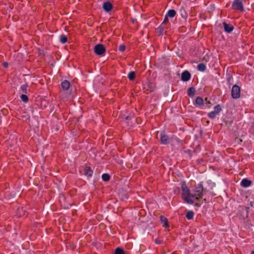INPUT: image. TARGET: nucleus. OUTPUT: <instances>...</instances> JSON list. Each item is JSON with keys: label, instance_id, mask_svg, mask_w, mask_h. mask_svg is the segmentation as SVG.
I'll use <instances>...</instances> for the list:
<instances>
[{"label": "nucleus", "instance_id": "6", "mask_svg": "<svg viewBox=\"0 0 254 254\" xmlns=\"http://www.w3.org/2000/svg\"><path fill=\"white\" fill-rule=\"evenodd\" d=\"M106 51V49L103 45L96 44V55L103 56Z\"/></svg>", "mask_w": 254, "mask_h": 254}, {"label": "nucleus", "instance_id": "18", "mask_svg": "<svg viewBox=\"0 0 254 254\" xmlns=\"http://www.w3.org/2000/svg\"><path fill=\"white\" fill-rule=\"evenodd\" d=\"M27 84H23L21 85L20 90L23 93L27 94V88H28Z\"/></svg>", "mask_w": 254, "mask_h": 254}, {"label": "nucleus", "instance_id": "34", "mask_svg": "<svg viewBox=\"0 0 254 254\" xmlns=\"http://www.w3.org/2000/svg\"><path fill=\"white\" fill-rule=\"evenodd\" d=\"M205 101H206V104H210V102L209 101H207L206 99H205Z\"/></svg>", "mask_w": 254, "mask_h": 254}, {"label": "nucleus", "instance_id": "30", "mask_svg": "<svg viewBox=\"0 0 254 254\" xmlns=\"http://www.w3.org/2000/svg\"><path fill=\"white\" fill-rule=\"evenodd\" d=\"M90 46L92 47L93 50L95 53V45L94 43H91Z\"/></svg>", "mask_w": 254, "mask_h": 254}, {"label": "nucleus", "instance_id": "4", "mask_svg": "<svg viewBox=\"0 0 254 254\" xmlns=\"http://www.w3.org/2000/svg\"><path fill=\"white\" fill-rule=\"evenodd\" d=\"M232 8L235 10L242 11L244 9L243 0H234L232 3Z\"/></svg>", "mask_w": 254, "mask_h": 254}, {"label": "nucleus", "instance_id": "9", "mask_svg": "<svg viewBox=\"0 0 254 254\" xmlns=\"http://www.w3.org/2000/svg\"><path fill=\"white\" fill-rule=\"evenodd\" d=\"M195 105L200 109H204L203 103L204 101L201 97H197L195 101Z\"/></svg>", "mask_w": 254, "mask_h": 254}, {"label": "nucleus", "instance_id": "29", "mask_svg": "<svg viewBox=\"0 0 254 254\" xmlns=\"http://www.w3.org/2000/svg\"><path fill=\"white\" fill-rule=\"evenodd\" d=\"M168 21V16H167V15H166L165 16V18L164 19V21H163V22L162 23V25L166 23Z\"/></svg>", "mask_w": 254, "mask_h": 254}, {"label": "nucleus", "instance_id": "16", "mask_svg": "<svg viewBox=\"0 0 254 254\" xmlns=\"http://www.w3.org/2000/svg\"><path fill=\"white\" fill-rule=\"evenodd\" d=\"M195 92V88L191 87L189 88L188 90V94L190 97L193 96Z\"/></svg>", "mask_w": 254, "mask_h": 254}, {"label": "nucleus", "instance_id": "14", "mask_svg": "<svg viewBox=\"0 0 254 254\" xmlns=\"http://www.w3.org/2000/svg\"><path fill=\"white\" fill-rule=\"evenodd\" d=\"M251 184V182L250 180L244 179H243L241 182V185L244 187H248Z\"/></svg>", "mask_w": 254, "mask_h": 254}, {"label": "nucleus", "instance_id": "13", "mask_svg": "<svg viewBox=\"0 0 254 254\" xmlns=\"http://www.w3.org/2000/svg\"><path fill=\"white\" fill-rule=\"evenodd\" d=\"M224 30L230 33L233 29V26L230 24H228L226 22H223Z\"/></svg>", "mask_w": 254, "mask_h": 254}, {"label": "nucleus", "instance_id": "8", "mask_svg": "<svg viewBox=\"0 0 254 254\" xmlns=\"http://www.w3.org/2000/svg\"><path fill=\"white\" fill-rule=\"evenodd\" d=\"M190 74L188 71L183 72L181 75V79L183 81H187L190 79Z\"/></svg>", "mask_w": 254, "mask_h": 254}, {"label": "nucleus", "instance_id": "35", "mask_svg": "<svg viewBox=\"0 0 254 254\" xmlns=\"http://www.w3.org/2000/svg\"><path fill=\"white\" fill-rule=\"evenodd\" d=\"M251 254H254V251L252 252Z\"/></svg>", "mask_w": 254, "mask_h": 254}, {"label": "nucleus", "instance_id": "20", "mask_svg": "<svg viewBox=\"0 0 254 254\" xmlns=\"http://www.w3.org/2000/svg\"><path fill=\"white\" fill-rule=\"evenodd\" d=\"M194 213L192 211H188L186 214V217L189 220H191L193 218Z\"/></svg>", "mask_w": 254, "mask_h": 254}, {"label": "nucleus", "instance_id": "19", "mask_svg": "<svg viewBox=\"0 0 254 254\" xmlns=\"http://www.w3.org/2000/svg\"><path fill=\"white\" fill-rule=\"evenodd\" d=\"M206 69V66L203 64H199L197 65V69L200 71H204Z\"/></svg>", "mask_w": 254, "mask_h": 254}, {"label": "nucleus", "instance_id": "3", "mask_svg": "<svg viewBox=\"0 0 254 254\" xmlns=\"http://www.w3.org/2000/svg\"><path fill=\"white\" fill-rule=\"evenodd\" d=\"M222 111L221 107L220 105H217L214 108V110L211 111L208 114V117L211 119H215L217 116H218L219 113Z\"/></svg>", "mask_w": 254, "mask_h": 254}, {"label": "nucleus", "instance_id": "10", "mask_svg": "<svg viewBox=\"0 0 254 254\" xmlns=\"http://www.w3.org/2000/svg\"><path fill=\"white\" fill-rule=\"evenodd\" d=\"M70 85V82L67 80H64L61 83V86L63 90H67L69 89Z\"/></svg>", "mask_w": 254, "mask_h": 254}, {"label": "nucleus", "instance_id": "21", "mask_svg": "<svg viewBox=\"0 0 254 254\" xmlns=\"http://www.w3.org/2000/svg\"><path fill=\"white\" fill-rule=\"evenodd\" d=\"M160 220L163 224V226H167V219L163 216H160Z\"/></svg>", "mask_w": 254, "mask_h": 254}, {"label": "nucleus", "instance_id": "22", "mask_svg": "<svg viewBox=\"0 0 254 254\" xmlns=\"http://www.w3.org/2000/svg\"><path fill=\"white\" fill-rule=\"evenodd\" d=\"M20 98L22 101H23L24 102H25V103L28 102L29 101L28 97L25 94H22L20 96Z\"/></svg>", "mask_w": 254, "mask_h": 254}, {"label": "nucleus", "instance_id": "2", "mask_svg": "<svg viewBox=\"0 0 254 254\" xmlns=\"http://www.w3.org/2000/svg\"><path fill=\"white\" fill-rule=\"evenodd\" d=\"M181 188L183 199L188 204H193L194 200L192 198V193L190 192V190L187 186L185 184H183Z\"/></svg>", "mask_w": 254, "mask_h": 254}, {"label": "nucleus", "instance_id": "15", "mask_svg": "<svg viewBox=\"0 0 254 254\" xmlns=\"http://www.w3.org/2000/svg\"><path fill=\"white\" fill-rule=\"evenodd\" d=\"M176 11L174 9H170L168 10L167 13L166 14L167 16L170 17H174L176 15Z\"/></svg>", "mask_w": 254, "mask_h": 254}, {"label": "nucleus", "instance_id": "23", "mask_svg": "<svg viewBox=\"0 0 254 254\" xmlns=\"http://www.w3.org/2000/svg\"><path fill=\"white\" fill-rule=\"evenodd\" d=\"M127 77L129 80H133L135 77V72L133 71L130 72L127 75Z\"/></svg>", "mask_w": 254, "mask_h": 254}, {"label": "nucleus", "instance_id": "1", "mask_svg": "<svg viewBox=\"0 0 254 254\" xmlns=\"http://www.w3.org/2000/svg\"><path fill=\"white\" fill-rule=\"evenodd\" d=\"M206 192V190L203 188L202 183L198 184L192 190V198L194 200V202L195 200L202 198Z\"/></svg>", "mask_w": 254, "mask_h": 254}, {"label": "nucleus", "instance_id": "25", "mask_svg": "<svg viewBox=\"0 0 254 254\" xmlns=\"http://www.w3.org/2000/svg\"><path fill=\"white\" fill-rule=\"evenodd\" d=\"M115 254H124V252L122 249L118 248L115 250Z\"/></svg>", "mask_w": 254, "mask_h": 254}, {"label": "nucleus", "instance_id": "17", "mask_svg": "<svg viewBox=\"0 0 254 254\" xmlns=\"http://www.w3.org/2000/svg\"><path fill=\"white\" fill-rule=\"evenodd\" d=\"M60 41L63 44H64L67 42V38L66 36L65 35H61L60 37Z\"/></svg>", "mask_w": 254, "mask_h": 254}, {"label": "nucleus", "instance_id": "32", "mask_svg": "<svg viewBox=\"0 0 254 254\" xmlns=\"http://www.w3.org/2000/svg\"><path fill=\"white\" fill-rule=\"evenodd\" d=\"M87 23L90 26H91L92 25V24H91V20H90L89 19H88V20H87Z\"/></svg>", "mask_w": 254, "mask_h": 254}, {"label": "nucleus", "instance_id": "27", "mask_svg": "<svg viewBox=\"0 0 254 254\" xmlns=\"http://www.w3.org/2000/svg\"><path fill=\"white\" fill-rule=\"evenodd\" d=\"M126 49V47L125 45H121L119 46V50L121 51V52H123Z\"/></svg>", "mask_w": 254, "mask_h": 254}, {"label": "nucleus", "instance_id": "24", "mask_svg": "<svg viewBox=\"0 0 254 254\" xmlns=\"http://www.w3.org/2000/svg\"><path fill=\"white\" fill-rule=\"evenodd\" d=\"M102 179L104 181H108L110 179V176L108 174H103L102 175Z\"/></svg>", "mask_w": 254, "mask_h": 254}, {"label": "nucleus", "instance_id": "31", "mask_svg": "<svg viewBox=\"0 0 254 254\" xmlns=\"http://www.w3.org/2000/svg\"><path fill=\"white\" fill-rule=\"evenodd\" d=\"M8 63H6V62H5V63H4L3 64V66L4 67H8Z\"/></svg>", "mask_w": 254, "mask_h": 254}, {"label": "nucleus", "instance_id": "11", "mask_svg": "<svg viewBox=\"0 0 254 254\" xmlns=\"http://www.w3.org/2000/svg\"><path fill=\"white\" fill-rule=\"evenodd\" d=\"M103 8L105 11L108 12L111 10L112 8V5L110 2L106 1L103 3Z\"/></svg>", "mask_w": 254, "mask_h": 254}, {"label": "nucleus", "instance_id": "28", "mask_svg": "<svg viewBox=\"0 0 254 254\" xmlns=\"http://www.w3.org/2000/svg\"><path fill=\"white\" fill-rule=\"evenodd\" d=\"M208 184L210 186L211 189L215 186V184L212 182L211 181H209L207 182Z\"/></svg>", "mask_w": 254, "mask_h": 254}, {"label": "nucleus", "instance_id": "7", "mask_svg": "<svg viewBox=\"0 0 254 254\" xmlns=\"http://www.w3.org/2000/svg\"><path fill=\"white\" fill-rule=\"evenodd\" d=\"M160 138L161 143L163 144H168L170 143V139L169 137L163 132L160 133Z\"/></svg>", "mask_w": 254, "mask_h": 254}, {"label": "nucleus", "instance_id": "5", "mask_svg": "<svg viewBox=\"0 0 254 254\" xmlns=\"http://www.w3.org/2000/svg\"><path fill=\"white\" fill-rule=\"evenodd\" d=\"M231 95L233 99H238L240 97V88L237 85L233 86L231 90Z\"/></svg>", "mask_w": 254, "mask_h": 254}, {"label": "nucleus", "instance_id": "26", "mask_svg": "<svg viewBox=\"0 0 254 254\" xmlns=\"http://www.w3.org/2000/svg\"><path fill=\"white\" fill-rule=\"evenodd\" d=\"M157 30L159 32V35H163V32H164V28L162 26V25L161 26H160L158 29H157Z\"/></svg>", "mask_w": 254, "mask_h": 254}, {"label": "nucleus", "instance_id": "33", "mask_svg": "<svg viewBox=\"0 0 254 254\" xmlns=\"http://www.w3.org/2000/svg\"><path fill=\"white\" fill-rule=\"evenodd\" d=\"M130 117L128 116L125 115L123 117V118H125L126 120H128L129 119Z\"/></svg>", "mask_w": 254, "mask_h": 254}, {"label": "nucleus", "instance_id": "12", "mask_svg": "<svg viewBox=\"0 0 254 254\" xmlns=\"http://www.w3.org/2000/svg\"><path fill=\"white\" fill-rule=\"evenodd\" d=\"M84 175L88 177H90L92 176L93 171L91 170V168L89 166H86L84 168Z\"/></svg>", "mask_w": 254, "mask_h": 254}]
</instances>
